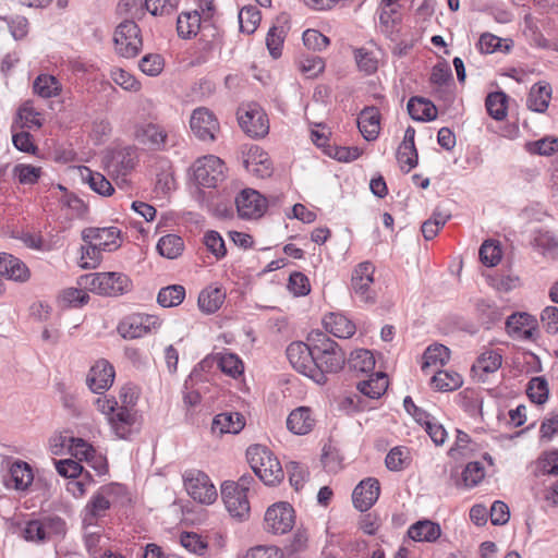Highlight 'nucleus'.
<instances>
[{
    "label": "nucleus",
    "instance_id": "nucleus-29",
    "mask_svg": "<svg viewBox=\"0 0 558 558\" xmlns=\"http://www.w3.org/2000/svg\"><path fill=\"white\" fill-rule=\"evenodd\" d=\"M324 326L327 332L337 338H350L355 332V325L342 314L330 313L324 317Z\"/></svg>",
    "mask_w": 558,
    "mask_h": 558
},
{
    "label": "nucleus",
    "instance_id": "nucleus-27",
    "mask_svg": "<svg viewBox=\"0 0 558 558\" xmlns=\"http://www.w3.org/2000/svg\"><path fill=\"white\" fill-rule=\"evenodd\" d=\"M440 535V525L427 519L416 521L408 530V536L414 542L434 543Z\"/></svg>",
    "mask_w": 558,
    "mask_h": 558
},
{
    "label": "nucleus",
    "instance_id": "nucleus-59",
    "mask_svg": "<svg viewBox=\"0 0 558 558\" xmlns=\"http://www.w3.org/2000/svg\"><path fill=\"white\" fill-rule=\"evenodd\" d=\"M204 244L217 259L223 258L227 254L225 241L217 231H207L204 235Z\"/></svg>",
    "mask_w": 558,
    "mask_h": 558
},
{
    "label": "nucleus",
    "instance_id": "nucleus-28",
    "mask_svg": "<svg viewBox=\"0 0 558 558\" xmlns=\"http://www.w3.org/2000/svg\"><path fill=\"white\" fill-rule=\"evenodd\" d=\"M315 420L307 407H300L293 410L287 418V427L295 435H305L314 427Z\"/></svg>",
    "mask_w": 558,
    "mask_h": 558
},
{
    "label": "nucleus",
    "instance_id": "nucleus-9",
    "mask_svg": "<svg viewBox=\"0 0 558 558\" xmlns=\"http://www.w3.org/2000/svg\"><path fill=\"white\" fill-rule=\"evenodd\" d=\"M160 327L158 317L148 314H132L124 317L118 325V332L124 339L144 337Z\"/></svg>",
    "mask_w": 558,
    "mask_h": 558
},
{
    "label": "nucleus",
    "instance_id": "nucleus-33",
    "mask_svg": "<svg viewBox=\"0 0 558 558\" xmlns=\"http://www.w3.org/2000/svg\"><path fill=\"white\" fill-rule=\"evenodd\" d=\"M225 299L226 293L221 288L208 287L198 295V307L205 314H214L223 304Z\"/></svg>",
    "mask_w": 558,
    "mask_h": 558
},
{
    "label": "nucleus",
    "instance_id": "nucleus-55",
    "mask_svg": "<svg viewBox=\"0 0 558 558\" xmlns=\"http://www.w3.org/2000/svg\"><path fill=\"white\" fill-rule=\"evenodd\" d=\"M284 28L272 26L266 37V46L272 58L277 59L282 53V45L284 40Z\"/></svg>",
    "mask_w": 558,
    "mask_h": 558
},
{
    "label": "nucleus",
    "instance_id": "nucleus-21",
    "mask_svg": "<svg viewBox=\"0 0 558 558\" xmlns=\"http://www.w3.org/2000/svg\"><path fill=\"white\" fill-rule=\"evenodd\" d=\"M138 141L148 145L153 150H166L168 148L169 134L159 124L146 123L136 131Z\"/></svg>",
    "mask_w": 558,
    "mask_h": 558
},
{
    "label": "nucleus",
    "instance_id": "nucleus-20",
    "mask_svg": "<svg viewBox=\"0 0 558 558\" xmlns=\"http://www.w3.org/2000/svg\"><path fill=\"white\" fill-rule=\"evenodd\" d=\"M120 230L117 227L85 228L82 231V239L85 243H95L104 251L111 252L120 246Z\"/></svg>",
    "mask_w": 558,
    "mask_h": 558
},
{
    "label": "nucleus",
    "instance_id": "nucleus-22",
    "mask_svg": "<svg viewBox=\"0 0 558 558\" xmlns=\"http://www.w3.org/2000/svg\"><path fill=\"white\" fill-rule=\"evenodd\" d=\"M34 481L32 466L25 461H14L4 478V485L15 490H26Z\"/></svg>",
    "mask_w": 558,
    "mask_h": 558
},
{
    "label": "nucleus",
    "instance_id": "nucleus-13",
    "mask_svg": "<svg viewBox=\"0 0 558 558\" xmlns=\"http://www.w3.org/2000/svg\"><path fill=\"white\" fill-rule=\"evenodd\" d=\"M267 529L274 534H284L294 524V510L288 502L281 501L270 506L265 513Z\"/></svg>",
    "mask_w": 558,
    "mask_h": 558
},
{
    "label": "nucleus",
    "instance_id": "nucleus-40",
    "mask_svg": "<svg viewBox=\"0 0 558 558\" xmlns=\"http://www.w3.org/2000/svg\"><path fill=\"white\" fill-rule=\"evenodd\" d=\"M82 177L86 181L89 187L102 196H110L114 192V189L109 180L99 172L92 171L89 168L84 167Z\"/></svg>",
    "mask_w": 558,
    "mask_h": 558
},
{
    "label": "nucleus",
    "instance_id": "nucleus-39",
    "mask_svg": "<svg viewBox=\"0 0 558 558\" xmlns=\"http://www.w3.org/2000/svg\"><path fill=\"white\" fill-rule=\"evenodd\" d=\"M184 250V242L181 236L177 234H167L159 239L157 243V251L163 257L174 259L179 257Z\"/></svg>",
    "mask_w": 558,
    "mask_h": 558
},
{
    "label": "nucleus",
    "instance_id": "nucleus-37",
    "mask_svg": "<svg viewBox=\"0 0 558 558\" xmlns=\"http://www.w3.org/2000/svg\"><path fill=\"white\" fill-rule=\"evenodd\" d=\"M202 16L198 11L182 13L177 20V32L179 37L187 39L195 36L201 27Z\"/></svg>",
    "mask_w": 558,
    "mask_h": 558
},
{
    "label": "nucleus",
    "instance_id": "nucleus-19",
    "mask_svg": "<svg viewBox=\"0 0 558 558\" xmlns=\"http://www.w3.org/2000/svg\"><path fill=\"white\" fill-rule=\"evenodd\" d=\"M379 494L380 486L378 480L367 477L361 481L353 489V505L361 512L367 511L377 501Z\"/></svg>",
    "mask_w": 558,
    "mask_h": 558
},
{
    "label": "nucleus",
    "instance_id": "nucleus-41",
    "mask_svg": "<svg viewBox=\"0 0 558 558\" xmlns=\"http://www.w3.org/2000/svg\"><path fill=\"white\" fill-rule=\"evenodd\" d=\"M432 383L439 391H453L459 389L463 379L462 376L453 371H438L433 377Z\"/></svg>",
    "mask_w": 558,
    "mask_h": 558
},
{
    "label": "nucleus",
    "instance_id": "nucleus-44",
    "mask_svg": "<svg viewBox=\"0 0 558 558\" xmlns=\"http://www.w3.org/2000/svg\"><path fill=\"white\" fill-rule=\"evenodd\" d=\"M185 298V288L181 284H171L161 288L157 295V302L162 307L180 305Z\"/></svg>",
    "mask_w": 558,
    "mask_h": 558
},
{
    "label": "nucleus",
    "instance_id": "nucleus-12",
    "mask_svg": "<svg viewBox=\"0 0 558 558\" xmlns=\"http://www.w3.org/2000/svg\"><path fill=\"white\" fill-rule=\"evenodd\" d=\"M184 486L187 494L201 504L210 505L217 498V490L207 474L192 471L184 475Z\"/></svg>",
    "mask_w": 558,
    "mask_h": 558
},
{
    "label": "nucleus",
    "instance_id": "nucleus-60",
    "mask_svg": "<svg viewBox=\"0 0 558 558\" xmlns=\"http://www.w3.org/2000/svg\"><path fill=\"white\" fill-rule=\"evenodd\" d=\"M485 476V471L481 462H469L462 471V481L466 487H474Z\"/></svg>",
    "mask_w": 558,
    "mask_h": 558
},
{
    "label": "nucleus",
    "instance_id": "nucleus-14",
    "mask_svg": "<svg viewBox=\"0 0 558 558\" xmlns=\"http://www.w3.org/2000/svg\"><path fill=\"white\" fill-rule=\"evenodd\" d=\"M235 206L242 219H256L266 210V198L255 190L244 189L235 197Z\"/></svg>",
    "mask_w": 558,
    "mask_h": 558
},
{
    "label": "nucleus",
    "instance_id": "nucleus-8",
    "mask_svg": "<svg viewBox=\"0 0 558 558\" xmlns=\"http://www.w3.org/2000/svg\"><path fill=\"white\" fill-rule=\"evenodd\" d=\"M241 129L253 138H262L269 132V121L263 108L255 102L242 106L238 111Z\"/></svg>",
    "mask_w": 558,
    "mask_h": 558
},
{
    "label": "nucleus",
    "instance_id": "nucleus-45",
    "mask_svg": "<svg viewBox=\"0 0 558 558\" xmlns=\"http://www.w3.org/2000/svg\"><path fill=\"white\" fill-rule=\"evenodd\" d=\"M506 41L507 40H504L494 34L484 33L481 35L476 47L481 53L485 54L494 53L496 51L508 52L512 45Z\"/></svg>",
    "mask_w": 558,
    "mask_h": 558
},
{
    "label": "nucleus",
    "instance_id": "nucleus-7",
    "mask_svg": "<svg viewBox=\"0 0 558 558\" xmlns=\"http://www.w3.org/2000/svg\"><path fill=\"white\" fill-rule=\"evenodd\" d=\"M113 41L118 54L134 58L143 46L141 29L134 21L125 20L117 26Z\"/></svg>",
    "mask_w": 558,
    "mask_h": 558
},
{
    "label": "nucleus",
    "instance_id": "nucleus-63",
    "mask_svg": "<svg viewBox=\"0 0 558 558\" xmlns=\"http://www.w3.org/2000/svg\"><path fill=\"white\" fill-rule=\"evenodd\" d=\"M219 367L222 373L230 375L232 377H236L241 375L243 372V363L242 361L232 353L222 354L219 360Z\"/></svg>",
    "mask_w": 558,
    "mask_h": 558
},
{
    "label": "nucleus",
    "instance_id": "nucleus-64",
    "mask_svg": "<svg viewBox=\"0 0 558 558\" xmlns=\"http://www.w3.org/2000/svg\"><path fill=\"white\" fill-rule=\"evenodd\" d=\"M302 39L303 44L314 51H322L329 45V38L316 29H306Z\"/></svg>",
    "mask_w": 558,
    "mask_h": 558
},
{
    "label": "nucleus",
    "instance_id": "nucleus-58",
    "mask_svg": "<svg viewBox=\"0 0 558 558\" xmlns=\"http://www.w3.org/2000/svg\"><path fill=\"white\" fill-rule=\"evenodd\" d=\"M325 69V62L324 60L314 54H304L300 59V70L307 76V77H316L318 74H320Z\"/></svg>",
    "mask_w": 558,
    "mask_h": 558
},
{
    "label": "nucleus",
    "instance_id": "nucleus-56",
    "mask_svg": "<svg viewBox=\"0 0 558 558\" xmlns=\"http://www.w3.org/2000/svg\"><path fill=\"white\" fill-rule=\"evenodd\" d=\"M86 246L82 247L81 267L84 269L96 268L102 258L104 250L95 243H86Z\"/></svg>",
    "mask_w": 558,
    "mask_h": 558
},
{
    "label": "nucleus",
    "instance_id": "nucleus-50",
    "mask_svg": "<svg viewBox=\"0 0 558 558\" xmlns=\"http://www.w3.org/2000/svg\"><path fill=\"white\" fill-rule=\"evenodd\" d=\"M409 449L402 446L390 449L385 459L387 469L395 472L403 470L409 464Z\"/></svg>",
    "mask_w": 558,
    "mask_h": 558
},
{
    "label": "nucleus",
    "instance_id": "nucleus-4",
    "mask_svg": "<svg viewBox=\"0 0 558 558\" xmlns=\"http://www.w3.org/2000/svg\"><path fill=\"white\" fill-rule=\"evenodd\" d=\"M126 488L124 485L111 483L101 486L88 500L84 508L83 523L85 525L94 524L99 518L106 515V511L112 505L119 502L120 498H126Z\"/></svg>",
    "mask_w": 558,
    "mask_h": 558
},
{
    "label": "nucleus",
    "instance_id": "nucleus-18",
    "mask_svg": "<svg viewBox=\"0 0 558 558\" xmlns=\"http://www.w3.org/2000/svg\"><path fill=\"white\" fill-rule=\"evenodd\" d=\"M31 276V269L21 258L7 252L0 253V277L16 283H25Z\"/></svg>",
    "mask_w": 558,
    "mask_h": 558
},
{
    "label": "nucleus",
    "instance_id": "nucleus-3",
    "mask_svg": "<svg viewBox=\"0 0 558 558\" xmlns=\"http://www.w3.org/2000/svg\"><path fill=\"white\" fill-rule=\"evenodd\" d=\"M246 457L255 475L266 485H276L283 480L284 472L280 462L266 447L251 446Z\"/></svg>",
    "mask_w": 558,
    "mask_h": 558
},
{
    "label": "nucleus",
    "instance_id": "nucleus-23",
    "mask_svg": "<svg viewBox=\"0 0 558 558\" xmlns=\"http://www.w3.org/2000/svg\"><path fill=\"white\" fill-rule=\"evenodd\" d=\"M108 422L118 438L128 439L132 434L135 423V413L126 405H120L113 414L109 416Z\"/></svg>",
    "mask_w": 558,
    "mask_h": 558
},
{
    "label": "nucleus",
    "instance_id": "nucleus-43",
    "mask_svg": "<svg viewBox=\"0 0 558 558\" xmlns=\"http://www.w3.org/2000/svg\"><path fill=\"white\" fill-rule=\"evenodd\" d=\"M450 359V350L444 344H432L423 354L422 371H426L429 366H444Z\"/></svg>",
    "mask_w": 558,
    "mask_h": 558
},
{
    "label": "nucleus",
    "instance_id": "nucleus-24",
    "mask_svg": "<svg viewBox=\"0 0 558 558\" xmlns=\"http://www.w3.org/2000/svg\"><path fill=\"white\" fill-rule=\"evenodd\" d=\"M245 426V420L238 412H223L217 414L211 424V432L216 435L239 434Z\"/></svg>",
    "mask_w": 558,
    "mask_h": 558
},
{
    "label": "nucleus",
    "instance_id": "nucleus-42",
    "mask_svg": "<svg viewBox=\"0 0 558 558\" xmlns=\"http://www.w3.org/2000/svg\"><path fill=\"white\" fill-rule=\"evenodd\" d=\"M508 96L504 92L489 93L485 100L488 114L496 121H501L507 116Z\"/></svg>",
    "mask_w": 558,
    "mask_h": 558
},
{
    "label": "nucleus",
    "instance_id": "nucleus-17",
    "mask_svg": "<svg viewBox=\"0 0 558 558\" xmlns=\"http://www.w3.org/2000/svg\"><path fill=\"white\" fill-rule=\"evenodd\" d=\"M506 330L514 339L532 340L537 330V319L527 313H513L506 320Z\"/></svg>",
    "mask_w": 558,
    "mask_h": 558
},
{
    "label": "nucleus",
    "instance_id": "nucleus-2",
    "mask_svg": "<svg viewBox=\"0 0 558 558\" xmlns=\"http://www.w3.org/2000/svg\"><path fill=\"white\" fill-rule=\"evenodd\" d=\"M80 286L104 296H120L133 289L130 277L123 272H93L80 278Z\"/></svg>",
    "mask_w": 558,
    "mask_h": 558
},
{
    "label": "nucleus",
    "instance_id": "nucleus-36",
    "mask_svg": "<svg viewBox=\"0 0 558 558\" xmlns=\"http://www.w3.org/2000/svg\"><path fill=\"white\" fill-rule=\"evenodd\" d=\"M348 365L355 373L368 374L375 368V357L369 350L357 349L351 352Z\"/></svg>",
    "mask_w": 558,
    "mask_h": 558
},
{
    "label": "nucleus",
    "instance_id": "nucleus-16",
    "mask_svg": "<svg viewBox=\"0 0 558 558\" xmlns=\"http://www.w3.org/2000/svg\"><path fill=\"white\" fill-rule=\"evenodd\" d=\"M114 376L113 366L107 360H99L89 369L86 383L94 393H102L112 386Z\"/></svg>",
    "mask_w": 558,
    "mask_h": 558
},
{
    "label": "nucleus",
    "instance_id": "nucleus-48",
    "mask_svg": "<svg viewBox=\"0 0 558 558\" xmlns=\"http://www.w3.org/2000/svg\"><path fill=\"white\" fill-rule=\"evenodd\" d=\"M527 153L539 156H551L558 151V137L545 136L525 144Z\"/></svg>",
    "mask_w": 558,
    "mask_h": 558
},
{
    "label": "nucleus",
    "instance_id": "nucleus-30",
    "mask_svg": "<svg viewBox=\"0 0 558 558\" xmlns=\"http://www.w3.org/2000/svg\"><path fill=\"white\" fill-rule=\"evenodd\" d=\"M410 117L415 121H433L437 118V108L428 99L424 97L413 96L407 105Z\"/></svg>",
    "mask_w": 558,
    "mask_h": 558
},
{
    "label": "nucleus",
    "instance_id": "nucleus-49",
    "mask_svg": "<svg viewBox=\"0 0 558 558\" xmlns=\"http://www.w3.org/2000/svg\"><path fill=\"white\" fill-rule=\"evenodd\" d=\"M501 247L499 242L486 240L480 247V260L487 267L496 266L501 259Z\"/></svg>",
    "mask_w": 558,
    "mask_h": 558
},
{
    "label": "nucleus",
    "instance_id": "nucleus-46",
    "mask_svg": "<svg viewBox=\"0 0 558 558\" xmlns=\"http://www.w3.org/2000/svg\"><path fill=\"white\" fill-rule=\"evenodd\" d=\"M526 395L533 403L544 404L549 396V388L545 377L531 378L527 383Z\"/></svg>",
    "mask_w": 558,
    "mask_h": 558
},
{
    "label": "nucleus",
    "instance_id": "nucleus-10",
    "mask_svg": "<svg viewBox=\"0 0 558 558\" xmlns=\"http://www.w3.org/2000/svg\"><path fill=\"white\" fill-rule=\"evenodd\" d=\"M375 266L371 262L360 263L351 277V289L359 300L366 304H374L376 293L371 286L374 282Z\"/></svg>",
    "mask_w": 558,
    "mask_h": 558
},
{
    "label": "nucleus",
    "instance_id": "nucleus-34",
    "mask_svg": "<svg viewBox=\"0 0 558 558\" xmlns=\"http://www.w3.org/2000/svg\"><path fill=\"white\" fill-rule=\"evenodd\" d=\"M357 390L371 399L380 398L388 388V379L385 373L371 375L367 380H362L356 386Z\"/></svg>",
    "mask_w": 558,
    "mask_h": 558
},
{
    "label": "nucleus",
    "instance_id": "nucleus-15",
    "mask_svg": "<svg viewBox=\"0 0 558 558\" xmlns=\"http://www.w3.org/2000/svg\"><path fill=\"white\" fill-rule=\"evenodd\" d=\"M238 487L232 481H226L221 485V497L228 512L240 520L247 517L250 512V502L247 494L236 490Z\"/></svg>",
    "mask_w": 558,
    "mask_h": 558
},
{
    "label": "nucleus",
    "instance_id": "nucleus-61",
    "mask_svg": "<svg viewBox=\"0 0 558 558\" xmlns=\"http://www.w3.org/2000/svg\"><path fill=\"white\" fill-rule=\"evenodd\" d=\"M14 175L21 184H35L41 174V169L32 165H16L13 169Z\"/></svg>",
    "mask_w": 558,
    "mask_h": 558
},
{
    "label": "nucleus",
    "instance_id": "nucleus-26",
    "mask_svg": "<svg viewBox=\"0 0 558 558\" xmlns=\"http://www.w3.org/2000/svg\"><path fill=\"white\" fill-rule=\"evenodd\" d=\"M243 165L247 172L258 178H266L271 174V162L268 155L257 146L250 149Z\"/></svg>",
    "mask_w": 558,
    "mask_h": 558
},
{
    "label": "nucleus",
    "instance_id": "nucleus-52",
    "mask_svg": "<svg viewBox=\"0 0 558 558\" xmlns=\"http://www.w3.org/2000/svg\"><path fill=\"white\" fill-rule=\"evenodd\" d=\"M534 245L544 255L554 254L558 250V235L549 230H538L534 236Z\"/></svg>",
    "mask_w": 558,
    "mask_h": 558
},
{
    "label": "nucleus",
    "instance_id": "nucleus-54",
    "mask_svg": "<svg viewBox=\"0 0 558 558\" xmlns=\"http://www.w3.org/2000/svg\"><path fill=\"white\" fill-rule=\"evenodd\" d=\"M17 117L21 120L23 128H40L43 124L40 113L35 110L32 101H25L19 108Z\"/></svg>",
    "mask_w": 558,
    "mask_h": 558
},
{
    "label": "nucleus",
    "instance_id": "nucleus-35",
    "mask_svg": "<svg viewBox=\"0 0 558 558\" xmlns=\"http://www.w3.org/2000/svg\"><path fill=\"white\" fill-rule=\"evenodd\" d=\"M353 56L359 71L365 75L374 74L378 69V51L365 47L354 48Z\"/></svg>",
    "mask_w": 558,
    "mask_h": 558
},
{
    "label": "nucleus",
    "instance_id": "nucleus-57",
    "mask_svg": "<svg viewBox=\"0 0 558 558\" xmlns=\"http://www.w3.org/2000/svg\"><path fill=\"white\" fill-rule=\"evenodd\" d=\"M179 0H145L146 10L154 16L169 15L178 9Z\"/></svg>",
    "mask_w": 558,
    "mask_h": 558
},
{
    "label": "nucleus",
    "instance_id": "nucleus-38",
    "mask_svg": "<svg viewBox=\"0 0 558 558\" xmlns=\"http://www.w3.org/2000/svg\"><path fill=\"white\" fill-rule=\"evenodd\" d=\"M33 89L41 98H52L61 93L62 87L53 75L40 74L35 78Z\"/></svg>",
    "mask_w": 558,
    "mask_h": 558
},
{
    "label": "nucleus",
    "instance_id": "nucleus-51",
    "mask_svg": "<svg viewBox=\"0 0 558 558\" xmlns=\"http://www.w3.org/2000/svg\"><path fill=\"white\" fill-rule=\"evenodd\" d=\"M47 542L54 537L63 538L66 534V522L58 515H48L41 518Z\"/></svg>",
    "mask_w": 558,
    "mask_h": 558
},
{
    "label": "nucleus",
    "instance_id": "nucleus-47",
    "mask_svg": "<svg viewBox=\"0 0 558 558\" xmlns=\"http://www.w3.org/2000/svg\"><path fill=\"white\" fill-rule=\"evenodd\" d=\"M262 20L260 11L256 7H244L239 12L240 31L253 34Z\"/></svg>",
    "mask_w": 558,
    "mask_h": 558
},
{
    "label": "nucleus",
    "instance_id": "nucleus-11",
    "mask_svg": "<svg viewBox=\"0 0 558 558\" xmlns=\"http://www.w3.org/2000/svg\"><path fill=\"white\" fill-rule=\"evenodd\" d=\"M190 128L198 140L214 142L220 130V124L211 110L206 107H198L191 114Z\"/></svg>",
    "mask_w": 558,
    "mask_h": 558
},
{
    "label": "nucleus",
    "instance_id": "nucleus-32",
    "mask_svg": "<svg viewBox=\"0 0 558 558\" xmlns=\"http://www.w3.org/2000/svg\"><path fill=\"white\" fill-rule=\"evenodd\" d=\"M550 98V85L548 83H537L532 86L529 93L526 106L532 111L543 113L547 110Z\"/></svg>",
    "mask_w": 558,
    "mask_h": 558
},
{
    "label": "nucleus",
    "instance_id": "nucleus-62",
    "mask_svg": "<svg viewBox=\"0 0 558 558\" xmlns=\"http://www.w3.org/2000/svg\"><path fill=\"white\" fill-rule=\"evenodd\" d=\"M110 77L112 81L121 86L125 90H138L140 89V83L136 81V78L129 73L128 71L120 69V68H113L110 71Z\"/></svg>",
    "mask_w": 558,
    "mask_h": 558
},
{
    "label": "nucleus",
    "instance_id": "nucleus-5",
    "mask_svg": "<svg viewBox=\"0 0 558 558\" xmlns=\"http://www.w3.org/2000/svg\"><path fill=\"white\" fill-rule=\"evenodd\" d=\"M313 349L314 345L310 341L307 343L295 341L288 345L287 357L296 372L310 377L319 385H324L327 381V377H324L322 372L317 369Z\"/></svg>",
    "mask_w": 558,
    "mask_h": 558
},
{
    "label": "nucleus",
    "instance_id": "nucleus-53",
    "mask_svg": "<svg viewBox=\"0 0 558 558\" xmlns=\"http://www.w3.org/2000/svg\"><path fill=\"white\" fill-rule=\"evenodd\" d=\"M286 469L291 486H293L295 490L301 489L310 476L307 466L300 462L291 461L287 464Z\"/></svg>",
    "mask_w": 558,
    "mask_h": 558
},
{
    "label": "nucleus",
    "instance_id": "nucleus-1",
    "mask_svg": "<svg viewBox=\"0 0 558 558\" xmlns=\"http://www.w3.org/2000/svg\"><path fill=\"white\" fill-rule=\"evenodd\" d=\"M307 341L314 345L315 364L324 377L327 374L340 372L345 364V354L340 345L329 338L326 332L313 330Z\"/></svg>",
    "mask_w": 558,
    "mask_h": 558
},
{
    "label": "nucleus",
    "instance_id": "nucleus-6",
    "mask_svg": "<svg viewBox=\"0 0 558 558\" xmlns=\"http://www.w3.org/2000/svg\"><path fill=\"white\" fill-rule=\"evenodd\" d=\"M192 170L195 182L203 187L215 189L226 179L225 162L214 155L198 158Z\"/></svg>",
    "mask_w": 558,
    "mask_h": 558
},
{
    "label": "nucleus",
    "instance_id": "nucleus-31",
    "mask_svg": "<svg viewBox=\"0 0 558 558\" xmlns=\"http://www.w3.org/2000/svg\"><path fill=\"white\" fill-rule=\"evenodd\" d=\"M502 357L496 351H486L482 353L472 365V373L478 376L481 381L486 380V375L495 373L501 366Z\"/></svg>",
    "mask_w": 558,
    "mask_h": 558
},
{
    "label": "nucleus",
    "instance_id": "nucleus-25",
    "mask_svg": "<svg viewBox=\"0 0 558 558\" xmlns=\"http://www.w3.org/2000/svg\"><path fill=\"white\" fill-rule=\"evenodd\" d=\"M357 128L362 136L367 141H375L380 131V113L376 107H366L357 118Z\"/></svg>",
    "mask_w": 558,
    "mask_h": 558
}]
</instances>
